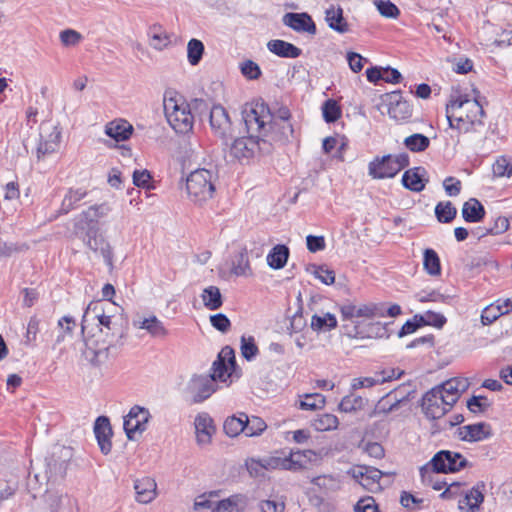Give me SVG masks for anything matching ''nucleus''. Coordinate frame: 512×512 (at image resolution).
<instances>
[{"instance_id": "f257e3e1", "label": "nucleus", "mask_w": 512, "mask_h": 512, "mask_svg": "<svg viewBox=\"0 0 512 512\" xmlns=\"http://www.w3.org/2000/svg\"><path fill=\"white\" fill-rule=\"evenodd\" d=\"M484 110L477 100L458 98L451 100L446 106V117L449 126L459 133L476 131L482 126Z\"/></svg>"}, {"instance_id": "f03ea898", "label": "nucleus", "mask_w": 512, "mask_h": 512, "mask_svg": "<svg viewBox=\"0 0 512 512\" xmlns=\"http://www.w3.org/2000/svg\"><path fill=\"white\" fill-rule=\"evenodd\" d=\"M90 319L98 321L101 333L112 337H122L123 315L121 308L116 306L115 303L101 300L90 302L82 317V333L85 330L86 323Z\"/></svg>"}, {"instance_id": "7ed1b4c3", "label": "nucleus", "mask_w": 512, "mask_h": 512, "mask_svg": "<svg viewBox=\"0 0 512 512\" xmlns=\"http://www.w3.org/2000/svg\"><path fill=\"white\" fill-rule=\"evenodd\" d=\"M243 120L247 134L257 138H268L272 126L273 114L263 101H255L243 110Z\"/></svg>"}, {"instance_id": "20e7f679", "label": "nucleus", "mask_w": 512, "mask_h": 512, "mask_svg": "<svg viewBox=\"0 0 512 512\" xmlns=\"http://www.w3.org/2000/svg\"><path fill=\"white\" fill-rule=\"evenodd\" d=\"M271 151V139L257 138L251 134L235 138L229 146V155L240 163H249L256 156Z\"/></svg>"}, {"instance_id": "39448f33", "label": "nucleus", "mask_w": 512, "mask_h": 512, "mask_svg": "<svg viewBox=\"0 0 512 512\" xmlns=\"http://www.w3.org/2000/svg\"><path fill=\"white\" fill-rule=\"evenodd\" d=\"M217 175L207 169H197L189 174L186 179V189L191 201L203 204L210 200L215 193V181Z\"/></svg>"}, {"instance_id": "423d86ee", "label": "nucleus", "mask_w": 512, "mask_h": 512, "mask_svg": "<svg viewBox=\"0 0 512 512\" xmlns=\"http://www.w3.org/2000/svg\"><path fill=\"white\" fill-rule=\"evenodd\" d=\"M164 112L168 123L175 132L186 134L192 130L194 115L190 104L186 103L183 99H165Z\"/></svg>"}, {"instance_id": "0eeeda50", "label": "nucleus", "mask_w": 512, "mask_h": 512, "mask_svg": "<svg viewBox=\"0 0 512 512\" xmlns=\"http://www.w3.org/2000/svg\"><path fill=\"white\" fill-rule=\"evenodd\" d=\"M74 234L80 238L84 245L93 253L103 257L108 266L113 265V250L110 243L99 232L97 226H89L80 228L78 223H74Z\"/></svg>"}, {"instance_id": "6e6552de", "label": "nucleus", "mask_w": 512, "mask_h": 512, "mask_svg": "<svg viewBox=\"0 0 512 512\" xmlns=\"http://www.w3.org/2000/svg\"><path fill=\"white\" fill-rule=\"evenodd\" d=\"M409 165V156L405 153L375 157L368 165V174L373 179L395 177Z\"/></svg>"}, {"instance_id": "1a4fd4ad", "label": "nucleus", "mask_w": 512, "mask_h": 512, "mask_svg": "<svg viewBox=\"0 0 512 512\" xmlns=\"http://www.w3.org/2000/svg\"><path fill=\"white\" fill-rule=\"evenodd\" d=\"M467 466L468 461L461 453L441 450L426 465L420 468V475L427 477L430 468L436 472L449 473L457 472Z\"/></svg>"}, {"instance_id": "9d476101", "label": "nucleus", "mask_w": 512, "mask_h": 512, "mask_svg": "<svg viewBox=\"0 0 512 512\" xmlns=\"http://www.w3.org/2000/svg\"><path fill=\"white\" fill-rule=\"evenodd\" d=\"M446 403L441 391L433 387L422 397L421 407L427 418L435 420L443 417L451 409Z\"/></svg>"}, {"instance_id": "9b49d317", "label": "nucleus", "mask_w": 512, "mask_h": 512, "mask_svg": "<svg viewBox=\"0 0 512 512\" xmlns=\"http://www.w3.org/2000/svg\"><path fill=\"white\" fill-rule=\"evenodd\" d=\"M343 320H354L355 318H375L385 316V307L382 303H367L355 305L346 303L340 307Z\"/></svg>"}, {"instance_id": "f8f14e48", "label": "nucleus", "mask_w": 512, "mask_h": 512, "mask_svg": "<svg viewBox=\"0 0 512 512\" xmlns=\"http://www.w3.org/2000/svg\"><path fill=\"white\" fill-rule=\"evenodd\" d=\"M71 458V450L65 446H55L51 455L46 459V473L49 480L64 477L67 464Z\"/></svg>"}, {"instance_id": "ddd939ff", "label": "nucleus", "mask_w": 512, "mask_h": 512, "mask_svg": "<svg viewBox=\"0 0 512 512\" xmlns=\"http://www.w3.org/2000/svg\"><path fill=\"white\" fill-rule=\"evenodd\" d=\"M150 419L148 409L138 405L133 406L129 413L124 417L123 427L127 438L133 440L136 433L141 434L147 428Z\"/></svg>"}, {"instance_id": "4468645a", "label": "nucleus", "mask_w": 512, "mask_h": 512, "mask_svg": "<svg viewBox=\"0 0 512 512\" xmlns=\"http://www.w3.org/2000/svg\"><path fill=\"white\" fill-rule=\"evenodd\" d=\"M348 474L352 476L364 489L369 492H379L382 490L380 479L383 473L373 467L369 466H358L348 471Z\"/></svg>"}, {"instance_id": "2eb2a0df", "label": "nucleus", "mask_w": 512, "mask_h": 512, "mask_svg": "<svg viewBox=\"0 0 512 512\" xmlns=\"http://www.w3.org/2000/svg\"><path fill=\"white\" fill-rule=\"evenodd\" d=\"M208 118L211 130L217 137L227 140L232 136V123L224 107L221 105L212 106Z\"/></svg>"}, {"instance_id": "dca6fc26", "label": "nucleus", "mask_w": 512, "mask_h": 512, "mask_svg": "<svg viewBox=\"0 0 512 512\" xmlns=\"http://www.w3.org/2000/svg\"><path fill=\"white\" fill-rule=\"evenodd\" d=\"M196 443L200 447H206L211 444L213 435L216 432L213 419L206 412L196 415L194 419Z\"/></svg>"}, {"instance_id": "f3484780", "label": "nucleus", "mask_w": 512, "mask_h": 512, "mask_svg": "<svg viewBox=\"0 0 512 512\" xmlns=\"http://www.w3.org/2000/svg\"><path fill=\"white\" fill-rule=\"evenodd\" d=\"M216 390L213 378L207 375L193 376L188 384V391L195 403H200L209 398Z\"/></svg>"}, {"instance_id": "a211bd4d", "label": "nucleus", "mask_w": 512, "mask_h": 512, "mask_svg": "<svg viewBox=\"0 0 512 512\" xmlns=\"http://www.w3.org/2000/svg\"><path fill=\"white\" fill-rule=\"evenodd\" d=\"M469 387V382L465 378L455 377L451 378L437 386L451 407L457 402L461 394L466 391Z\"/></svg>"}, {"instance_id": "6ab92c4d", "label": "nucleus", "mask_w": 512, "mask_h": 512, "mask_svg": "<svg viewBox=\"0 0 512 512\" xmlns=\"http://www.w3.org/2000/svg\"><path fill=\"white\" fill-rule=\"evenodd\" d=\"M87 348L83 352L86 359L94 366H101L109 361L110 358L115 357L116 347L113 343L107 345H91L86 344Z\"/></svg>"}, {"instance_id": "aec40b11", "label": "nucleus", "mask_w": 512, "mask_h": 512, "mask_svg": "<svg viewBox=\"0 0 512 512\" xmlns=\"http://www.w3.org/2000/svg\"><path fill=\"white\" fill-rule=\"evenodd\" d=\"M94 433L101 452L105 455L110 453L112 448L111 437L113 432L107 417L100 416L96 419Z\"/></svg>"}, {"instance_id": "412c9836", "label": "nucleus", "mask_w": 512, "mask_h": 512, "mask_svg": "<svg viewBox=\"0 0 512 512\" xmlns=\"http://www.w3.org/2000/svg\"><path fill=\"white\" fill-rule=\"evenodd\" d=\"M491 434L490 425L484 422L465 425L458 428L459 438L467 442L482 441L489 438Z\"/></svg>"}, {"instance_id": "4be33fe9", "label": "nucleus", "mask_w": 512, "mask_h": 512, "mask_svg": "<svg viewBox=\"0 0 512 512\" xmlns=\"http://www.w3.org/2000/svg\"><path fill=\"white\" fill-rule=\"evenodd\" d=\"M134 327L145 330L151 337L164 339L168 336L169 331L164 323L155 315H150L133 322Z\"/></svg>"}, {"instance_id": "5701e85b", "label": "nucleus", "mask_w": 512, "mask_h": 512, "mask_svg": "<svg viewBox=\"0 0 512 512\" xmlns=\"http://www.w3.org/2000/svg\"><path fill=\"white\" fill-rule=\"evenodd\" d=\"M283 23L298 32L316 33L315 23L307 13H286L283 17Z\"/></svg>"}, {"instance_id": "b1692460", "label": "nucleus", "mask_w": 512, "mask_h": 512, "mask_svg": "<svg viewBox=\"0 0 512 512\" xmlns=\"http://www.w3.org/2000/svg\"><path fill=\"white\" fill-rule=\"evenodd\" d=\"M426 170L423 167H414L404 172L402 176L403 186L413 192H421L424 190L428 179Z\"/></svg>"}, {"instance_id": "393cba45", "label": "nucleus", "mask_w": 512, "mask_h": 512, "mask_svg": "<svg viewBox=\"0 0 512 512\" xmlns=\"http://www.w3.org/2000/svg\"><path fill=\"white\" fill-rule=\"evenodd\" d=\"M136 500L142 504L151 503L157 496V483L151 477H143L134 483Z\"/></svg>"}, {"instance_id": "a878e982", "label": "nucleus", "mask_w": 512, "mask_h": 512, "mask_svg": "<svg viewBox=\"0 0 512 512\" xmlns=\"http://www.w3.org/2000/svg\"><path fill=\"white\" fill-rule=\"evenodd\" d=\"M110 211L111 208L105 203L91 206L76 217L75 223H78L80 228H83V225L97 226L98 220L106 217Z\"/></svg>"}, {"instance_id": "bb28decb", "label": "nucleus", "mask_w": 512, "mask_h": 512, "mask_svg": "<svg viewBox=\"0 0 512 512\" xmlns=\"http://www.w3.org/2000/svg\"><path fill=\"white\" fill-rule=\"evenodd\" d=\"M325 21L329 28L338 32L346 33L349 30V25L343 16V9L340 6L331 5L325 11Z\"/></svg>"}, {"instance_id": "cd10ccee", "label": "nucleus", "mask_w": 512, "mask_h": 512, "mask_svg": "<svg viewBox=\"0 0 512 512\" xmlns=\"http://www.w3.org/2000/svg\"><path fill=\"white\" fill-rule=\"evenodd\" d=\"M316 456L312 450H296L287 454L288 471H301L307 468V465Z\"/></svg>"}, {"instance_id": "c85d7f7f", "label": "nucleus", "mask_w": 512, "mask_h": 512, "mask_svg": "<svg viewBox=\"0 0 512 512\" xmlns=\"http://www.w3.org/2000/svg\"><path fill=\"white\" fill-rule=\"evenodd\" d=\"M388 114L395 120H405L411 116V108L407 101L401 100L398 93L388 96Z\"/></svg>"}, {"instance_id": "c756f323", "label": "nucleus", "mask_w": 512, "mask_h": 512, "mask_svg": "<svg viewBox=\"0 0 512 512\" xmlns=\"http://www.w3.org/2000/svg\"><path fill=\"white\" fill-rule=\"evenodd\" d=\"M267 48L273 54L282 58H297L301 55V49L284 40H270Z\"/></svg>"}, {"instance_id": "7c9ffc66", "label": "nucleus", "mask_w": 512, "mask_h": 512, "mask_svg": "<svg viewBox=\"0 0 512 512\" xmlns=\"http://www.w3.org/2000/svg\"><path fill=\"white\" fill-rule=\"evenodd\" d=\"M132 131V125L125 120L109 122L105 127L106 135L113 138L117 142L129 139Z\"/></svg>"}, {"instance_id": "2f4dec72", "label": "nucleus", "mask_w": 512, "mask_h": 512, "mask_svg": "<svg viewBox=\"0 0 512 512\" xmlns=\"http://www.w3.org/2000/svg\"><path fill=\"white\" fill-rule=\"evenodd\" d=\"M259 465L260 468L265 470H288L287 455L283 452H276L274 455L259 459L252 460V465Z\"/></svg>"}, {"instance_id": "473e14b6", "label": "nucleus", "mask_w": 512, "mask_h": 512, "mask_svg": "<svg viewBox=\"0 0 512 512\" xmlns=\"http://www.w3.org/2000/svg\"><path fill=\"white\" fill-rule=\"evenodd\" d=\"M311 483L317 487V491L323 495H329L341 488V482L338 477L333 475H320L313 477Z\"/></svg>"}, {"instance_id": "72a5a7b5", "label": "nucleus", "mask_w": 512, "mask_h": 512, "mask_svg": "<svg viewBox=\"0 0 512 512\" xmlns=\"http://www.w3.org/2000/svg\"><path fill=\"white\" fill-rule=\"evenodd\" d=\"M404 400V398H398L394 392H389L385 396H383L376 404L372 416H377L381 414H389L399 408L400 403Z\"/></svg>"}, {"instance_id": "f704fd0d", "label": "nucleus", "mask_w": 512, "mask_h": 512, "mask_svg": "<svg viewBox=\"0 0 512 512\" xmlns=\"http://www.w3.org/2000/svg\"><path fill=\"white\" fill-rule=\"evenodd\" d=\"M483 500L484 496L479 487H473L465 494L464 498L459 501V510L461 512H476Z\"/></svg>"}, {"instance_id": "c9c22d12", "label": "nucleus", "mask_w": 512, "mask_h": 512, "mask_svg": "<svg viewBox=\"0 0 512 512\" xmlns=\"http://www.w3.org/2000/svg\"><path fill=\"white\" fill-rule=\"evenodd\" d=\"M201 299L206 309L214 311L218 310L223 305V297L220 289L217 286H208L203 289Z\"/></svg>"}, {"instance_id": "e433bc0d", "label": "nucleus", "mask_w": 512, "mask_h": 512, "mask_svg": "<svg viewBox=\"0 0 512 512\" xmlns=\"http://www.w3.org/2000/svg\"><path fill=\"white\" fill-rule=\"evenodd\" d=\"M485 215L483 205L476 198H470L463 204L462 216L467 222H479Z\"/></svg>"}, {"instance_id": "4c0bfd02", "label": "nucleus", "mask_w": 512, "mask_h": 512, "mask_svg": "<svg viewBox=\"0 0 512 512\" xmlns=\"http://www.w3.org/2000/svg\"><path fill=\"white\" fill-rule=\"evenodd\" d=\"M245 504L244 496L236 494L217 502L212 512H241Z\"/></svg>"}, {"instance_id": "58836bf2", "label": "nucleus", "mask_w": 512, "mask_h": 512, "mask_svg": "<svg viewBox=\"0 0 512 512\" xmlns=\"http://www.w3.org/2000/svg\"><path fill=\"white\" fill-rule=\"evenodd\" d=\"M289 257V249L285 245H276L274 246L271 251L267 255V264L272 269H281L283 268L288 260Z\"/></svg>"}, {"instance_id": "ea45409f", "label": "nucleus", "mask_w": 512, "mask_h": 512, "mask_svg": "<svg viewBox=\"0 0 512 512\" xmlns=\"http://www.w3.org/2000/svg\"><path fill=\"white\" fill-rule=\"evenodd\" d=\"M272 126L273 127L271 128L267 138L271 139V143L273 141L288 140V138L293 134V127L289 121L278 122L277 119L273 118Z\"/></svg>"}, {"instance_id": "a19ab883", "label": "nucleus", "mask_w": 512, "mask_h": 512, "mask_svg": "<svg viewBox=\"0 0 512 512\" xmlns=\"http://www.w3.org/2000/svg\"><path fill=\"white\" fill-rule=\"evenodd\" d=\"M306 272L325 285H331L335 282V272L326 265L309 264L306 266Z\"/></svg>"}, {"instance_id": "79ce46f5", "label": "nucleus", "mask_w": 512, "mask_h": 512, "mask_svg": "<svg viewBox=\"0 0 512 512\" xmlns=\"http://www.w3.org/2000/svg\"><path fill=\"white\" fill-rule=\"evenodd\" d=\"M224 432L229 437H236L245 429V413H240L239 416L228 417L223 424Z\"/></svg>"}, {"instance_id": "37998d69", "label": "nucleus", "mask_w": 512, "mask_h": 512, "mask_svg": "<svg viewBox=\"0 0 512 512\" xmlns=\"http://www.w3.org/2000/svg\"><path fill=\"white\" fill-rule=\"evenodd\" d=\"M311 328L314 331H330L336 328L337 319L335 315L331 313H325L323 315H313L311 318Z\"/></svg>"}, {"instance_id": "c03bdc74", "label": "nucleus", "mask_w": 512, "mask_h": 512, "mask_svg": "<svg viewBox=\"0 0 512 512\" xmlns=\"http://www.w3.org/2000/svg\"><path fill=\"white\" fill-rule=\"evenodd\" d=\"M231 272L236 276L249 277L252 275V269L250 267V262L246 249L240 251L239 254L236 256L235 260L233 261Z\"/></svg>"}, {"instance_id": "a18cd8bd", "label": "nucleus", "mask_w": 512, "mask_h": 512, "mask_svg": "<svg viewBox=\"0 0 512 512\" xmlns=\"http://www.w3.org/2000/svg\"><path fill=\"white\" fill-rule=\"evenodd\" d=\"M86 191L83 189H70L62 200L60 212L63 214L69 213L73 210L77 203H79L85 196Z\"/></svg>"}, {"instance_id": "49530a36", "label": "nucleus", "mask_w": 512, "mask_h": 512, "mask_svg": "<svg viewBox=\"0 0 512 512\" xmlns=\"http://www.w3.org/2000/svg\"><path fill=\"white\" fill-rule=\"evenodd\" d=\"M40 140L46 142H56L60 147L61 129L58 124L53 122H45L40 126Z\"/></svg>"}, {"instance_id": "de8ad7c7", "label": "nucleus", "mask_w": 512, "mask_h": 512, "mask_svg": "<svg viewBox=\"0 0 512 512\" xmlns=\"http://www.w3.org/2000/svg\"><path fill=\"white\" fill-rule=\"evenodd\" d=\"M423 267L431 276H439L441 274L440 259L433 249H426L424 251Z\"/></svg>"}, {"instance_id": "09e8293b", "label": "nucleus", "mask_w": 512, "mask_h": 512, "mask_svg": "<svg viewBox=\"0 0 512 512\" xmlns=\"http://www.w3.org/2000/svg\"><path fill=\"white\" fill-rule=\"evenodd\" d=\"M267 428L265 421L257 416L249 418L245 414V429L244 433L247 437H256L261 435Z\"/></svg>"}, {"instance_id": "8fccbe9b", "label": "nucleus", "mask_w": 512, "mask_h": 512, "mask_svg": "<svg viewBox=\"0 0 512 512\" xmlns=\"http://www.w3.org/2000/svg\"><path fill=\"white\" fill-rule=\"evenodd\" d=\"M325 397L320 393H312L304 395L299 402V408L307 411H316L325 406Z\"/></svg>"}, {"instance_id": "3c124183", "label": "nucleus", "mask_w": 512, "mask_h": 512, "mask_svg": "<svg viewBox=\"0 0 512 512\" xmlns=\"http://www.w3.org/2000/svg\"><path fill=\"white\" fill-rule=\"evenodd\" d=\"M493 175L497 178L512 176V159L507 156H500L492 166Z\"/></svg>"}, {"instance_id": "603ef678", "label": "nucleus", "mask_w": 512, "mask_h": 512, "mask_svg": "<svg viewBox=\"0 0 512 512\" xmlns=\"http://www.w3.org/2000/svg\"><path fill=\"white\" fill-rule=\"evenodd\" d=\"M456 214L457 210L450 201L439 202L435 207V215L441 223L451 222L456 217Z\"/></svg>"}, {"instance_id": "864d4df0", "label": "nucleus", "mask_w": 512, "mask_h": 512, "mask_svg": "<svg viewBox=\"0 0 512 512\" xmlns=\"http://www.w3.org/2000/svg\"><path fill=\"white\" fill-rule=\"evenodd\" d=\"M405 146L412 152H422L429 147L430 140L423 134H413L404 140Z\"/></svg>"}, {"instance_id": "5fc2aeb1", "label": "nucleus", "mask_w": 512, "mask_h": 512, "mask_svg": "<svg viewBox=\"0 0 512 512\" xmlns=\"http://www.w3.org/2000/svg\"><path fill=\"white\" fill-rule=\"evenodd\" d=\"M322 114L327 123H333L341 117L342 111L336 100L328 99L322 105Z\"/></svg>"}, {"instance_id": "6e6d98bb", "label": "nucleus", "mask_w": 512, "mask_h": 512, "mask_svg": "<svg viewBox=\"0 0 512 512\" xmlns=\"http://www.w3.org/2000/svg\"><path fill=\"white\" fill-rule=\"evenodd\" d=\"M204 53V45L198 39H191L187 44V58L188 62L195 66L202 59Z\"/></svg>"}, {"instance_id": "4d7b16f0", "label": "nucleus", "mask_w": 512, "mask_h": 512, "mask_svg": "<svg viewBox=\"0 0 512 512\" xmlns=\"http://www.w3.org/2000/svg\"><path fill=\"white\" fill-rule=\"evenodd\" d=\"M338 418L333 414H322L313 422V427L317 431H329L338 427Z\"/></svg>"}, {"instance_id": "13d9d810", "label": "nucleus", "mask_w": 512, "mask_h": 512, "mask_svg": "<svg viewBox=\"0 0 512 512\" xmlns=\"http://www.w3.org/2000/svg\"><path fill=\"white\" fill-rule=\"evenodd\" d=\"M232 368H234V366L222 363L221 361H215L212 366V373L207 376L209 378H213L214 383L217 380L221 382H226L227 379L231 376L230 370Z\"/></svg>"}, {"instance_id": "bf43d9fd", "label": "nucleus", "mask_w": 512, "mask_h": 512, "mask_svg": "<svg viewBox=\"0 0 512 512\" xmlns=\"http://www.w3.org/2000/svg\"><path fill=\"white\" fill-rule=\"evenodd\" d=\"M503 306H500V300L497 301V304H491L487 306L481 314V321L484 325L492 324L496 321L501 315Z\"/></svg>"}, {"instance_id": "052dcab7", "label": "nucleus", "mask_w": 512, "mask_h": 512, "mask_svg": "<svg viewBox=\"0 0 512 512\" xmlns=\"http://www.w3.org/2000/svg\"><path fill=\"white\" fill-rule=\"evenodd\" d=\"M241 353L242 356L250 361L257 356L259 353L258 347L255 343V340L252 336H242L241 337Z\"/></svg>"}, {"instance_id": "680f3d73", "label": "nucleus", "mask_w": 512, "mask_h": 512, "mask_svg": "<svg viewBox=\"0 0 512 512\" xmlns=\"http://www.w3.org/2000/svg\"><path fill=\"white\" fill-rule=\"evenodd\" d=\"M362 407H363L362 397L355 396V395L345 396L339 404V410L342 412H346V413L360 410Z\"/></svg>"}, {"instance_id": "e2e57ef3", "label": "nucleus", "mask_w": 512, "mask_h": 512, "mask_svg": "<svg viewBox=\"0 0 512 512\" xmlns=\"http://www.w3.org/2000/svg\"><path fill=\"white\" fill-rule=\"evenodd\" d=\"M415 319L419 320L422 325H432L438 328L446 323V318L442 314L432 311H427L424 315H415Z\"/></svg>"}, {"instance_id": "0e129e2a", "label": "nucleus", "mask_w": 512, "mask_h": 512, "mask_svg": "<svg viewBox=\"0 0 512 512\" xmlns=\"http://www.w3.org/2000/svg\"><path fill=\"white\" fill-rule=\"evenodd\" d=\"M240 71L244 77L250 80L258 79L261 76L259 65L252 60L243 61L240 64Z\"/></svg>"}, {"instance_id": "69168bd1", "label": "nucleus", "mask_w": 512, "mask_h": 512, "mask_svg": "<svg viewBox=\"0 0 512 512\" xmlns=\"http://www.w3.org/2000/svg\"><path fill=\"white\" fill-rule=\"evenodd\" d=\"M375 5L379 11V13L387 18H396L399 15L398 7L392 3L391 1H376Z\"/></svg>"}, {"instance_id": "338daca9", "label": "nucleus", "mask_w": 512, "mask_h": 512, "mask_svg": "<svg viewBox=\"0 0 512 512\" xmlns=\"http://www.w3.org/2000/svg\"><path fill=\"white\" fill-rule=\"evenodd\" d=\"M59 37L61 43L66 47L76 46L82 40V35L73 29H66L61 31Z\"/></svg>"}, {"instance_id": "774afa93", "label": "nucleus", "mask_w": 512, "mask_h": 512, "mask_svg": "<svg viewBox=\"0 0 512 512\" xmlns=\"http://www.w3.org/2000/svg\"><path fill=\"white\" fill-rule=\"evenodd\" d=\"M211 325L218 331L225 333L231 327L229 318L222 313L214 314L210 316Z\"/></svg>"}]
</instances>
